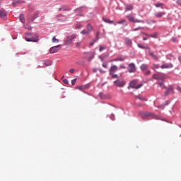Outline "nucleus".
Instances as JSON below:
<instances>
[{
	"label": "nucleus",
	"instance_id": "b1692460",
	"mask_svg": "<svg viewBox=\"0 0 181 181\" xmlns=\"http://www.w3.org/2000/svg\"><path fill=\"white\" fill-rule=\"evenodd\" d=\"M93 30V26H91V24H88L87 25V31L89 33H91V31Z\"/></svg>",
	"mask_w": 181,
	"mask_h": 181
},
{
	"label": "nucleus",
	"instance_id": "ddd939ff",
	"mask_svg": "<svg viewBox=\"0 0 181 181\" xmlns=\"http://www.w3.org/2000/svg\"><path fill=\"white\" fill-rule=\"evenodd\" d=\"M39 16V11H35L33 17L29 20V22H33L34 19H37Z\"/></svg>",
	"mask_w": 181,
	"mask_h": 181
},
{
	"label": "nucleus",
	"instance_id": "c03bdc74",
	"mask_svg": "<svg viewBox=\"0 0 181 181\" xmlns=\"http://www.w3.org/2000/svg\"><path fill=\"white\" fill-rule=\"evenodd\" d=\"M63 82L64 83V84H69V81L67 79H64Z\"/></svg>",
	"mask_w": 181,
	"mask_h": 181
},
{
	"label": "nucleus",
	"instance_id": "f8f14e48",
	"mask_svg": "<svg viewBox=\"0 0 181 181\" xmlns=\"http://www.w3.org/2000/svg\"><path fill=\"white\" fill-rule=\"evenodd\" d=\"M164 15H166V12L165 11H158L154 13L156 18H162Z\"/></svg>",
	"mask_w": 181,
	"mask_h": 181
},
{
	"label": "nucleus",
	"instance_id": "603ef678",
	"mask_svg": "<svg viewBox=\"0 0 181 181\" xmlns=\"http://www.w3.org/2000/svg\"><path fill=\"white\" fill-rule=\"evenodd\" d=\"M69 71H70V73H74L75 69H71L69 70Z\"/></svg>",
	"mask_w": 181,
	"mask_h": 181
},
{
	"label": "nucleus",
	"instance_id": "ea45409f",
	"mask_svg": "<svg viewBox=\"0 0 181 181\" xmlns=\"http://www.w3.org/2000/svg\"><path fill=\"white\" fill-rule=\"evenodd\" d=\"M125 22H126L125 20L123 19V20H121V21H118L117 23H118L119 25H122V23H125Z\"/></svg>",
	"mask_w": 181,
	"mask_h": 181
},
{
	"label": "nucleus",
	"instance_id": "09e8293b",
	"mask_svg": "<svg viewBox=\"0 0 181 181\" xmlns=\"http://www.w3.org/2000/svg\"><path fill=\"white\" fill-rule=\"evenodd\" d=\"M119 62H124L125 60V58H118Z\"/></svg>",
	"mask_w": 181,
	"mask_h": 181
},
{
	"label": "nucleus",
	"instance_id": "13d9d810",
	"mask_svg": "<svg viewBox=\"0 0 181 181\" xmlns=\"http://www.w3.org/2000/svg\"><path fill=\"white\" fill-rule=\"evenodd\" d=\"M94 73H97V69H93Z\"/></svg>",
	"mask_w": 181,
	"mask_h": 181
},
{
	"label": "nucleus",
	"instance_id": "bb28decb",
	"mask_svg": "<svg viewBox=\"0 0 181 181\" xmlns=\"http://www.w3.org/2000/svg\"><path fill=\"white\" fill-rule=\"evenodd\" d=\"M138 47H139L140 49H148V50H149V47H145L141 44H138L137 45Z\"/></svg>",
	"mask_w": 181,
	"mask_h": 181
},
{
	"label": "nucleus",
	"instance_id": "7ed1b4c3",
	"mask_svg": "<svg viewBox=\"0 0 181 181\" xmlns=\"http://www.w3.org/2000/svg\"><path fill=\"white\" fill-rule=\"evenodd\" d=\"M25 40H27V42H39V35L36 33L32 34L29 37H27Z\"/></svg>",
	"mask_w": 181,
	"mask_h": 181
},
{
	"label": "nucleus",
	"instance_id": "4be33fe9",
	"mask_svg": "<svg viewBox=\"0 0 181 181\" xmlns=\"http://www.w3.org/2000/svg\"><path fill=\"white\" fill-rule=\"evenodd\" d=\"M141 70H148V65L146 64H141V66H140Z\"/></svg>",
	"mask_w": 181,
	"mask_h": 181
},
{
	"label": "nucleus",
	"instance_id": "423d86ee",
	"mask_svg": "<svg viewBox=\"0 0 181 181\" xmlns=\"http://www.w3.org/2000/svg\"><path fill=\"white\" fill-rule=\"evenodd\" d=\"M157 118V116L152 112H144L141 114V118L146 119V118Z\"/></svg>",
	"mask_w": 181,
	"mask_h": 181
},
{
	"label": "nucleus",
	"instance_id": "7c9ffc66",
	"mask_svg": "<svg viewBox=\"0 0 181 181\" xmlns=\"http://www.w3.org/2000/svg\"><path fill=\"white\" fill-rule=\"evenodd\" d=\"M99 39H100V33L98 32V33H96V37H95V42H98Z\"/></svg>",
	"mask_w": 181,
	"mask_h": 181
},
{
	"label": "nucleus",
	"instance_id": "4468645a",
	"mask_svg": "<svg viewBox=\"0 0 181 181\" xmlns=\"http://www.w3.org/2000/svg\"><path fill=\"white\" fill-rule=\"evenodd\" d=\"M13 1L12 3L13 6H16L17 5L22 4V2H25V1L23 0H13Z\"/></svg>",
	"mask_w": 181,
	"mask_h": 181
},
{
	"label": "nucleus",
	"instance_id": "052dcab7",
	"mask_svg": "<svg viewBox=\"0 0 181 181\" xmlns=\"http://www.w3.org/2000/svg\"><path fill=\"white\" fill-rule=\"evenodd\" d=\"M1 3H2V1H1V0H0V5H1Z\"/></svg>",
	"mask_w": 181,
	"mask_h": 181
},
{
	"label": "nucleus",
	"instance_id": "1a4fd4ad",
	"mask_svg": "<svg viewBox=\"0 0 181 181\" xmlns=\"http://www.w3.org/2000/svg\"><path fill=\"white\" fill-rule=\"evenodd\" d=\"M173 67V64L172 63H163L160 66V69H172Z\"/></svg>",
	"mask_w": 181,
	"mask_h": 181
},
{
	"label": "nucleus",
	"instance_id": "49530a36",
	"mask_svg": "<svg viewBox=\"0 0 181 181\" xmlns=\"http://www.w3.org/2000/svg\"><path fill=\"white\" fill-rule=\"evenodd\" d=\"M149 74H151V71H147L145 73V75H146V76H149Z\"/></svg>",
	"mask_w": 181,
	"mask_h": 181
},
{
	"label": "nucleus",
	"instance_id": "4c0bfd02",
	"mask_svg": "<svg viewBox=\"0 0 181 181\" xmlns=\"http://www.w3.org/2000/svg\"><path fill=\"white\" fill-rule=\"evenodd\" d=\"M81 46V42H78L76 43V47L78 48Z\"/></svg>",
	"mask_w": 181,
	"mask_h": 181
},
{
	"label": "nucleus",
	"instance_id": "680f3d73",
	"mask_svg": "<svg viewBox=\"0 0 181 181\" xmlns=\"http://www.w3.org/2000/svg\"><path fill=\"white\" fill-rule=\"evenodd\" d=\"M139 105V107H141L142 105Z\"/></svg>",
	"mask_w": 181,
	"mask_h": 181
},
{
	"label": "nucleus",
	"instance_id": "412c9836",
	"mask_svg": "<svg viewBox=\"0 0 181 181\" xmlns=\"http://www.w3.org/2000/svg\"><path fill=\"white\" fill-rule=\"evenodd\" d=\"M125 9L126 11H132V9H134V6H132V5H126Z\"/></svg>",
	"mask_w": 181,
	"mask_h": 181
},
{
	"label": "nucleus",
	"instance_id": "58836bf2",
	"mask_svg": "<svg viewBox=\"0 0 181 181\" xmlns=\"http://www.w3.org/2000/svg\"><path fill=\"white\" fill-rule=\"evenodd\" d=\"M106 47L105 46H100V52H103V50H105Z\"/></svg>",
	"mask_w": 181,
	"mask_h": 181
},
{
	"label": "nucleus",
	"instance_id": "473e14b6",
	"mask_svg": "<svg viewBox=\"0 0 181 181\" xmlns=\"http://www.w3.org/2000/svg\"><path fill=\"white\" fill-rule=\"evenodd\" d=\"M52 43H59V39L56 38V37H52Z\"/></svg>",
	"mask_w": 181,
	"mask_h": 181
},
{
	"label": "nucleus",
	"instance_id": "2f4dec72",
	"mask_svg": "<svg viewBox=\"0 0 181 181\" xmlns=\"http://www.w3.org/2000/svg\"><path fill=\"white\" fill-rule=\"evenodd\" d=\"M150 37H153L154 39H156V37H158V33H154L153 34L151 35Z\"/></svg>",
	"mask_w": 181,
	"mask_h": 181
},
{
	"label": "nucleus",
	"instance_id": "a18cd8bd",
	"mask_svg": "<svg viewBox=\"0 0 181 181\" xmlns=\"http://www.w3.org/2000/svg\"><path fill=\"white\" fill-rule=\"evenodd\" d=\"M143 35H145V36H147V37H151V35L145 33H142Z\"/></svg>",
	"mask_w": 181,
	"mask_h": 181
},
{
	"label": "nucleus",
	"instance_id": "aec40b11",
	"mask_svg": "<svg viewBox=\"0 0 181 181\" xmlns=\"http://www.w3.org/2000/svg\"><path fill=\"white\" fill-rule=\"evenodd\" d=\"M19 19L21 21V22L22 23H25V16L23 14H21L20 16H19Z\"/></svg>",
	"mask_w": 181,
	"mask_h": 181
},
{
	"label": "nucleus",
	"instance_id": "20e7f679",
	"mask_svg": "<svg viewBox=\"0 0 181 181\" xmlns=\"http://www.w3.org/2000/svg\"><path fill=\"white\" fill-rule=\"evenodd\" d=\"M74 39H76V34L67 35L66 40L64 42L65 45L67 46L69 45H71V43H73V40H74Z\"/></svg>",
	"mask_w": 181,
	"mask_h": 181
},
{
	"label": "nucleus",
	"instance_id": "9b49d317",
	"mask_svg": "<svg viewBox=\"0 0 181 181\" xmlns=\"http://www.w3.org/2000/svg\"><path fill=\"white\" fill-rule=\"evenodd\" d=\"M117 70H118V66H117V65H112L109 70L110 75L112 76V74L114 73V71H117Z\"/></svg>",
	"mask_w": 181,
	"mask_h": 181
},
{
	"label": "nucleus",
	"instance_id": "393cba45",
	"mask_svg": "<svg viewBox=\"0 0 181 181\" xmlns=\"http://www.w3.org/2000/svg\"><path fill=\"white\" fill-rule=\"evenodd\" d=\"M44 64L46 67H49V66H52V61H45Z\"/></svg>",
	"mask_w": 181,
	"mask_h": 181
},
{
	"label": "nucleus",
	"instance_id": "6e6d98bb",
	"mask_svg": "<svg viewBox=\"0 0 181 181\" xmlns=\"http://www.w3.org/2000/svg\"><path fill=\"white\" fill-rule=\"evenodd\" d=\"M143 40H148V37H144Z\"/></svg>",
	"mask_w": 181,
	"mask_h": 181
},
{
	"label": "nucleus",
	"instance_id": "a878e982",
	"mask_svg": "<svg viewBox=\"0 0 181 181\" xmlns=\"http://www.w3.org/2000/svg\"><path fill=\"white\" fill-rule=\"evenodd\" d=\"M104 22H105L106 23H114V21H111L108 18H103Z\"/></svg>",
	"mask_w": 181,
	"mask_h": 181
},
{
	"label": "nucleus",
	"instance_id": "864d4df0",
	"mask_svg": "<svg viewBox=\"0 0 181 181\" xmlns=\"http://www.w3.org/2000/svg\"><path fill=\"white\" fill-rule=\"evenodd\" d=\"M83 8H84V7H81V8L76 9V11H81V10L83 9Z\"/></svg>",
	"mask_w": 181,
	"mask_h": 181
},
{
	"label": "nucleus",
	"instance_id": "e2e57ef3",
	"mask_svg": "<svg viewBox=\"0 0 181 181\" xmlns=\"http://www.w3.org/2000/svg\"><path fill=\"white\" fill-rule=\"evenodd\" d=\"M153 23H155V21H153Z\"/></svg>",
	"mask_w": 181,
	"mask_h": 181
},
{
	"label": "nucleus",
	"instance_id": "e433bc0d",
	"mask_svg": "<svg viewBox=\"0 0 181 181\" xmlns=\"http://www.w3.org/2000/svg\"><path fill=\"white\" fill-rule=\"evenodd\" d=\"M82 26L81 24H76V29H81Z\"/></svg>",
	"mask_w": 181,
	"mask_h": 181
},
{
	"label": "nucleus",
	"instance_id": "dca6fc26",
	"mask_svg": "<svg viewBox=\"0 0 181 181\" xmlns=\"http://www.w3.org/2000/svg\"><path fill=\"white\" fill-rule=\"evenodd\" d=\"M124 42L127 46H131L132 45V40L128 37L124 38Z\"/></svg>",
	"mask_w": 181,
	"mask_h": 181
},
{
	"label": "nucleus",
	"instance_id": "6ab92c4d",
	"mask_svg": "<svg viewBox=\"0 0 181 181\" xmlns=\"http://www.w3.org/2000/svg\"><path fill=\"white\" fill-rule=\"evenodd\" d=\"M69 6H62L61 8H59V11H62L63 12H64L65 11H69Z\"/></svg>",
	"mask_w": 181,
	"mask_h": 181
},
{
	"label": "nucleus",
	"instance_id": "f257e3e1",
	"mask_svg": "<svg viewBox=\"0 0 181 181\" xmlns=\"http://www.w3.org/2000/svg\"><path fill=\"white\" fill-rule=\"evenodd\" d=\"M153 78L154 80H160L161 82H158L157 84H158V86L161 87V88H165V85L163 84V81H165V76H162L158 74H154L153 75Z\"/></svg>",
	"mask_w": 181,
	"mask_h": 181
},
{
	"label": "nucleus",
	"instance_id": "5fc2aeb1",
	"mask_svg": "<svg viewBox=\"0 0 181 181\" xmlns=\"http://www.w3.org/2000/svg\"><path fill=\"white\" fill-rule=\"evenodd\" d=\"M120 69H125V66H124V65H120Z\"/></svg>",
	"mask_w": 181,
	"mask_h": 181
},
{
	"label": "nucleus",
	"instance_id": "c85d7f7f",
	"mask_svg": "<svg viewBox=\"0 0 181 181\" xmlns=\"http://www.w3.org/2000/svg\"><path fill=\"white\" fill-rule=\"evenodd\" d=\"M81 35H90V33L88 30H83L81 31Z\"/></svg>",
	"mask_w": 181,
	"mask_h": 181
},
{
	"label": "nucleus",
	"instance_id": "2eb2a0df",
	"mask_svg": "<svg viewBox=\"0 0 181 181\" xmlns=\"http://www.w3.org/2000/svg\"><path fill=\"white\" fill-rule=\"evenodd\" d=\"M6 15H7L6 11H5V10H4V9L0 10V18L4 19V18H5V16H6Z\"/></svg>",
	"mask_w": 181,
	"mask_h": 181
},
{
	"label": "nucleus",
	"instance_id": "0eeeda50",
	"mask_svg": "<svg viewBox=\"0 0 181 181\" xmlns=\"http://www.w3.org/2000/svg\"><path fill=\"white\" fill-rule=\"evenodd\" d=\"M60 49H62V45H61L54 46V47L50 48L49 52L52 54H53V53H57V52H59V50H60Z\"/></svg>",
	"mask_w": 181,
	"mask_h": 181
},
{
	"label": "nucleus",
	"instance_id": "c756f323",
	"mask_svg": "<svg viewBox=\"0 0 181 181\" xmlns=\"http://www.w3.org/2000/svg\"><path fill=\"white\" fill-rule=\"evenodd\" d=\"M76 88L78 90H80V91H83L86 88V87L83 86H77Z\"/></svg>",
	"mask_w": 181,
	"mask_h": 181
},
{
	"label": "nucleus",
	"instance_id": "bf43d9fd",
	"mask_svg": "<svg viewBox=\"0 0 181 181\" xmlns=\"http://www.w3.org/2000/svg\"><path fill=\"white\" fill-rule=\"evenodd\" d=\"M173 42H176V40H175V39H173Z\"/></svg>",
	"mask_w": 181,
	"mask_h": 181
},
{
	"label": "nucleus",
	"instance_id": "de8ad7c7",
	"mask_svg": "<svg viewBox=\"0 0 181 181\" xmlns=\"http://www.w3.org/2000/svg\"><path fill=\"white\" fill-rule=\"evenodd\" d=\"M76 79H74V80L71 81L72 86H74V84H76Z\"/></svg>",
	"mask_w": 181,
	"mask_h": 181
},
{
	"label": "nucleus",
	"instance_id": "cd10ccee",
	"mask_svg": "<svg viewBox=\"0 0 181 181\" xmlns=\"http://www.w3.org/2000/svg\"><path fill=\"white\" fill-rule=\"evenodd\" d=\"M156 8H162V6H164L163 3H157L154 4Z\"/></svg>",
	"mask_w": 181,
	"mask_h": 181
},
{
	"label": "nucleus",
	"instance_id": "39448f33",
	"mask_svg": "<svg viewBox=\"0 0 181 181\" xmlns=\"http://www.w3.org/2000/svg\"><path fill=\"white\" fill-rule=\"evenodd\" d=\"M136 84H138V80H134L130 82L129 87H131V88H135L136 90H139V88H141V87H142V83H140L137 86Z\"/></svg>",
	"mask_w": 181,
	"mask_h": 181
},
{
	"label": "nucleus",
	"instance_id": "79ce46f5",
	"mask_svg": "<svg viewBox=\"0 0 181 181\" xmlns=\"http://www.w3.org/2000/svg\"><path fill=\"white\" fill-rule=\"evenodd\" d=\"M95 42H97L95 40H93V41L89 44V46H93Z\"/></svg>",
	"mask_w": 181,
	"mask_h": 181
},
{
	"label": "nucleus",
	"instance_id": "5701e85b",
	"mask_svg": "<svg viewBox=\"0 0 181 181\" xmlns=\"http://www.w3.org/2000/svg\"><path fill=\"white\" fill-rule=\"evenodd\" d=\"M135 98H136L137 100H141V101H148L146 98L142 96H135Z\"/></svg>",
	"mask_w": 181,
	"mask_h": 181
},
{
	"label": "nucleus",
	"instance_id": "9d476101",
	"mask_svg": "<svg viewBox=\"0 0 181 181\" xmlns=\"http://www.w3.org/2000/svg\"><path fill=\"white\" fill-rule=\"evenodd\" d=\"M114 83L117 87H122L123 86H125V82L124 81L117 80Z\"/></svg>",
	"mask_w": 181,
	"mask_h": 181
},
{
	"label": "nucleus",
	"instance_id": "4d7b16f0",
	"mask_svg": "<svg viewBox=\"0 0 181 181\" xmlns=\"http://www.w3.org/2000/svg\"><path fill=\"white\" fill-rule=\"evenodd\" d=\"M100 73H105V71H103V70H101V69L100 70Z\"/></svg>",
	"mask_w": 181,
	"mask_h": 181
},
{
	"label": "nucleus",
	"instance_id": "37998d69",
	"mask_svg": "<svg viewBox=\"0 0 181 181\" xmlns=\"http://www.w3.org/2000/svg\"><path fill=\"white\" fill-rule=\"evenodd\" d=\"M103 67H104L105 69H107L108 67V64H107L106 63H103Z\"/></svg>",
	"mask_w": 181,
	"mask_h": 181
},
{
	"label": "nucleus",
	"instance_id": "f3484780",
	"mask_svg": "<svg viewBox=\"0 0 181 181\" xmlns=\"http://www.w3.org/2000/svg\"><path fill=\"white\" fill-rule=\"evenodd\" d=\"M170 93H173V88L170 87L169 88L165 93V95H169Z\"/></svg>",
	"mask_w": 181,
	"mask_h": 181
},
{
	"label": "nucleus",
	"instance_id": "3c124183",
	"mask_svg": "<svg viewBox=\"0 0 181 181\" xmlns=\"http://www.w3.org/2000/svg\"><path fill=\"white\" fill-rule=\"evenodd\" d=\"M110 62H119L118 58L115 59H112Z\"/></svg>",
	"mask_w": 181,
	"mask_h": 181
},
{
	"label": "nucleus",
	"instance_id": "a211bd4d",
	"mask_svg": "<svg viewBox=\"0 0 181 181\" xmlns=\"http://www.w3.org/2000/svg\"><path fill=\"white\" fill-rule=\"evenodd\" d=\"M149 54L150 56H151L153 59H154V60H159V58H158V56H156L153 52H149Z\"/></svg>",
	"mask_w": 181,
	"mask_h": 181
},
{
	"label": "nucleus",
	"instance_id": "6e6552de",
	"mask_svg": "<svg viewBox=\"0 0 181 181\" xmlns=\"http://www.w3.org/2000/svg\"><path fill=\"white\" fill-rule=\"evenodd\" d=\"M128 71L129 73H135V71H136V66H135V64L131 63L129 64Z\"/></svg>",
	"mask_w": 181,
	"mask_h": 181
},
{
	"label": "nucleus",
	"instance_id": "a19ab883",
	"mask_svg": "<svg viewBox=\"0 0 181 181\" xmlns=\"http://www.w3.org/2000/svg\"><path fill=\"white\" fill-rule=\"evenodd\" d=\"M111 76H112V78H118V75H117V74H114L112 73Z\"/></svg>",
	"mask_w": 181,
	"mask_h": 181
},
{
	"label": "nucleus",
	"instance_id": "8fccbe9b",
	"mask_svg": "<svg viewBox=\"0 0 181 181\" xmlns=\"http://www.w3.org/2000/svg\"><path fill=\"white\" fill-rule=\"evenodd\" d=\"M177 91H179L180 93H181V88L180 86L177 87Z\"/></svg>",
	"mask_w": 181,
	"mask_h": 181
},
{
	"label": "nucleus",
	"instance_id": "72a5a7b5",
	"mask_svg": "<svg viewBox=\"0 0 181 181\" xmlns=\"http://www.w3.org/2000/svg\"><path fill=\"white\" fill-rule=\"evenodd\" d=\"M165 105H168V102H165V104L158 106V108H161L163 110V107H165Z\"/></svg>",
	"mask_w": 181,
	"mask_h": 181
},
{
	"label": "nucleus",
	"instance_id": "f704fd0d",
	"mask_svg": "<svg viewBox=\"0 0 181 181\" xmlns=\"http://www.w3.org/2000/svg\"><path fill=\"white\" fill-rule=\"evenodd\" d=\"M159 68H160V66H159V64H153V70H156V69H159Z\"/></svg>",
	"mask_w": 181,
	"mask_h": 181
},
{
	"label": "nucleus",
	"instance_id": "c9c22d12",
	"mask_svg": "<svg viewBox=\"0 0 181 181\" xmlns=\"http://www.w3.org/2000/svg\"><path fill=\"white\" fill-rule=\"evenodd\" d=\"M141 29H144V27H139L133 30V32H136V30H141Z\"/></svg>",
	"mask_w": 181,
	"mask_h": 181
},
{
	"label": "nucleus",
	"instance_id": "f03ea898",
	"mask_svg": "<svg viewBox=\"0 0 181 181\" xmlns=\"http://www.w3.org/2000/svg\"><path fill=\"white\" fill-rule=\"evenodd\" d=\"M126 18H128V21L129 22H132L133 23H145V21H144L142 20H138V18H136L132 14H129V15L126 16Z\"/></svg>",
	"mask_w": 181,
	"mask_h": 181
}]
</instances>
